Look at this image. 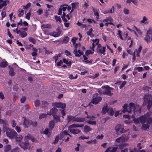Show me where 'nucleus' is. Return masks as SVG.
<instances>
[{
	"label": "nucleus",
	"mask_w": 152,
	"mask_h": 152,
	"mask_svg": "<svg viewBox=\"0 0 152 152\" xmlns=\"http://www.w3.org/2000/svg\"><path fill=\"white\" fill-rule=\"evenodd\" d=\"M127 140L126 138L124 136L119 137L115 140V142L117 143H121L124 142Z\"/></svg>",
	"instance_id": "nucleus-19"
},
{
	"label": "nucleus",
	"mask_w": 152,
	"mask_h": 152,
	"mask_svg": "<svg viewBox=\"0 0 152 152\" xmlns=\"http://www.w3.org/2000/svg\"><path fill=\"white\" fill-rule=\"evenodd\" d=\"M152 96L150 95L145 94L144 96L143 105L148 104L147 108L148 110L152 107Z\"/></svg>",
	"instance_id": "nucleus-4"
},
{
	"label": "nucleus",
	"mask_w": 152,
	"mask_h": 152,
	"mask_svg": "<svg viewBox=\"0 0 152 152\" xmlns=\"http://www.w3.org/2000/svg\"><path fill=\"white\" fill-rule=\"evenodd\" d=\"M152 29L150 28L146 32V34L145 37L144 38V40L146 41L147 43L150 42L151 41L150 34L152 33Z\"/></svg>",
	"instance_id": "nucleus-12"
},
{
	"label": "nucleus",
	"mask_w": 152,
	"mask_h": 152,
	"mask_svg": "<svg viewBox=\"0 0 152 152\" xmlns=\"http://www.w3.org/2000/svg\"><path fill=\"white\" fill-rule=\"evenodd\" d=\"M11 124L12 127H14L16 126V123L14 120H13L12 121Z\"/></svg>",
	"instance_id": "nucleus-64"
},
{
	"label": "nucleus",
	"mask_w": 152,
	"mask_h": 152,
	"mask_svg": "<svg viewBox=\"0 0 152 152\" xmlns=\"http://www.w3.org/2000/svg\"><path fill=\"white\" fill-rule=\"evenodd\" d=\"M102 88L104 89L103 93L104 94L110 96L113 95V93L111 92V91L113 89L112 88L108 86H102Z\"/></svg>",
	"instance_id": "nucleus-9"
},
{
	"label": "nucleus",
	"mask_w": 152,
	"mask_h": 152,
	"mask_svg": "<svg viewBox=\"0 0 152 152\" xmlns=\"http://www.w3.org/2000/svg\"><path fill=\"white\" fill-rule=\"evenodd\" d=\"M7 0L3 1L2 0H0V9H2L4 6L7 5Z\"/></svg>",
	"instance_id": "nucleus-27"
},
{
	"label": "nucleus",
	"mask_w": 152,
	"mask_h": 152,
	"mask_svg": "<svg viewBox=\"0 0 152 152\" xmlns=\"http://www.w3.org/2000/svg\"><path fill=\"white\" fill-rule=\"evenodd\" d=\"M84 125V124H74L68 127V130L70 132L74 134H77L80 133L81 131L78 129H75L76 128H82Z\"/></svg>",
	"instance_id": "nucleus-3"
},
{
	"label": "nucleus",
	"mask_w": 152,
	"mask_h": 152,
	"mask_svg": "<svg viewBox=\"0 0 152 152\" xmlns=\"http://www.w3.org/2000/svg\"><path fill=\"white\" fill-rule=\"evenodd\" d=\"M118 148L116 147L112 146L108 148L104 152H116Z\"/></svg>",
	"instance_id": "nucleus-18"
},
{
	"label": "nucleus",
	"mask_w": 152,
	"mask_h": 152,
	"mask_svg": "<svg viewBox=\"0 0 152 152\" xmlns=\"http://www.w3.org/2000/svg\"><path fill=\"white\" fill-rule=\"evenodd\" d=\"M113 21V19L111 17L108 18L104 19L103 20L102 22H107L108 21Z\"/></svg>",
	"instance_id": "nucleus-45"
},
{
	"label": "nucleus",
	"mask_w": 152,
	"mask_h": 152,
	"mask_svg": "<svg viewBox=\"0 0 152 152\" xmlns=\"http://www.w3.org/2000/svg\"><path fill=\"white\" fill-rule=\"evenodd\" d=\"M31 135L30 134H28L27 136H26L24 137L25 140L26 141H28L30 139Z\"/></svg>",
	"instance_id": "nucleus-49"
},
{
	"label": "nucleus",
	"mask_w": 152,
	"mask_h": 152,
	"mask_svg": "<svg viewBox=\"0 0 152 152\" xmlns=\"http://www.w3.org/2000/svg\"><path fill=\"white\" fill-rule=\"evenodd\" d=\"M83 58H84V60H85L84 61L85 62L87 63H89L90 62V61L89 60H87L88 59V58L87 57H86L85 56H83Z\"/></svg>",
	"instance_id": "nucleus-57"
},
{
	"label": "nucleus",
	"mask_w": 152,
	"mask_h": 152,
	"mask_svg": "<svg viewBox=\"0 0 152 152\" xmlns=\"http://www.w3.org/2000/svg\"><path fill=\"white\" fill-rule=\"evenodd\" d=\"M123 11L124 13L126 15L128 14L129 12V10L128 9L126 8Z\"/></svg>",
	"instance_id": "nucleus-61"
},
{
	"label": "nucleus",
	"mask_w": 152,
	"mask_h": 152,
	"mask_svg": "<svg viewBox=\"0 0 152 152\" xmlns=\"http://www.w3.org/2000/svg\"><path fill=\"white\" fill-rule=\"evenodd\" d=\"M94 48H92V50H87L85 52V54L86 55L88 56L89 54H92L94 53Z\"/></svg>",
	"instance_id": "nucleus-31"
},
{
	"label": "nucleus",
	"mask_w": 152,
	"mask_h": 152,
	"mask_svg": "<svg viewBox=\"0 0 152 152\" xmlns=\"http://www.w3.org/2000/svg\"><path fill=\"white\" fill-rule=\"evenodd\" d=\"M117 34L118 35V38H120L121 40H124V39L121 35V32L120 30H118V31Z\"/></svg>",
	"instance_id": "nucleus-39"
},
{
	"label": "nucleus",
	"mask_w": 152,
	"mask_h": 152,
	"mask_svg": "<svg viewBox=\"0 0 152 152\" xmlns=\"http://www.w3.org/2000/svg\"><path fill=\"white\" fill-rule=\"evenodd\" d=\"M66 16V14L64 12H63V15L62 16L61 18L62 19V20L66 22H65L64 23V25L66 27H67L69 26L70 24L69 23L66 22L67 20L65 18Z\"/></svg>",
	"instance_id": "nucleus-20"
},
{
	"label": "nucleus",
	"mask_w": 152,
	"mask_h": 152,
	"mask_svg": "<svg viewBox=\"0 0 152 152\" xmlns=\"http://www.w3.org/2000/svg\"><path fill=\"white\" fill-rule=\"evenodd\" d=\"M26 98L25 96H23L20 99V102L21 103H23L26 100Z\"/></svg>",
	"instance_id": "nucleus-59"
},
{
	"label": "nucleus",
	"mask_w": 152,
	"mask_h": 152,
	"mask_svg": "<svg viewBox=\"0 0 152 152\" xmlns=\"http://www.w3.org/2000/svg\"><path fill=\"white\" fill-rule=\"evenodd\" d=\"M46 114L44 113H42L39 115V118L41 119L46 117Z\"/></svg>",
	"instance_id": "nucleus-54"
},
{
	"label": "nucleus",
	"mask_w": 152,
	"mask_h": 152,
	"mask_svg": "<svg viewBox=\"0 0 152 152\" xmlns=\"http://www.w3.org/2000/svg\"><path fill=\"white\" fill-rule=\"evenodd\" d=\"M51 25L49 24H44L42 25L41 26L43 28H48L51 27Z\"/></svg>",
	"instance_id": "nucleus-34"
},
{
	"label": "nucleus",
	"mask_w": 152,
	"mask_h": 152,
	"mask_svg": "<svg viewBox=\"0 0 152 152\" xmlns=\"http://www.w3.org/2000/svg\"><path fill=\"white\" fill-rule=\"evenodd\" d=\"M84 131L86 132H88L91 130L89 126L85 125L84 128Z\"/></svg>",
	"instance_id": "nucleus-30"
},
{
	"label": "nucleus",
	"mask_w": 152,
	"mask_h": 152,
	"mask_svg": "<svg viewBox=\"0 0 152 152\" xmlns=\"http://www.w3.org/2000/svg\"><path fill=\"white\" fill-rule=\"evenodd\" d=\"M50 35L54 37H58V35H57V33L56 32H53L51 33Z\"/></svg>",
	"instance_id": "nucleus-63"
},
{
	"label": "nucleus",
	"mask_w": 152,
	"mask_h": 152,
	"mask_svg": "<svg viewBox=\"0 0 152 152\" xmlns=\"http://www.w3.org/2000/svg\"><path fill=\"white\" fill-rule=\"evenodd\" d=\"M15 140L17 141H20L22 140L23 138V137L21 135H19L17 136H16Z\"/></svg>",
	"instance_id": "nucleus-40"
},
{
	"label": "nucleus",
	"mask_w": 152,
	"mask_h": 152,
	"mask_svg": "<svg viewBox=\"0 0 152 152\" xmlns=\"http://www.w3.org/2000/svg\"><path fill=\"white\" fill-rule=\"evenodd\" d=\"M23 119V124L26 127H28L30 124H32L33 126H36L37 125V122L36 121L32 122L31 121H28L26 120L25 117H22Z\"/></svg>",
	"instance_id": "nucleus-8"
},
{
	"label": "nucleus",
	"mask_w": 152,
	"mask_h": 152,
	"mask_svg": "<svg viewBox=\"0 0 152 152\" xmlns=\"http://www.w3.org/2000/svg\"><path fill=\"white\" fill-rule=\"evenodd\" d=\"M28 24L27 22L26 21H24L23 22L22 21V19H20L19 21L17 23V27L14 30H13L14 32H15L17 30L18 28H20V27L22 26H27Z\"/></svg>",
	"instance_id": "nucleus-13"
},
{
	"label": "nucleus",
	"mask_w": 152,
	"mask_h": 152,
	"mask_svg": "<svg viewBox=\"0 0 152 152\" xmlns=\"http://www.w3.org/2000/svg\"><path fill=\"white\" fill-rule=\"evenodd\" d=\"M4 152H8L10 151V145H6L4 147Z\"/></svg>",
	"instance_id": "nucleus-37"
},
{
	"label": "nucleus",
	"mask_w": 152,
	"mask_h": 152,
	"mask_svg": "<svg viewBox=\"0 0 152 152\" xmlns=\"http://www.w3.org/2000/svg\"><path fill=\"white\" fill-rule=\"evenodd\" d=\"M28 39L30 41L34 43L35 41V39L32 37H30L28 38Z\"/></svg>",
	"instance_id": "nucleus-62"
},
{
	"label": "nucleus",
	"mask_w": 152,
	"mask_h": 152,
	"mask_svg": "<svg viewBox=\"0 0 152 152\" xmlns=\"http://www.w3.org/2000/svg\"><path fill=\"white\" fill-rule=\"evenodd\" d=\"M107 108L106 107H104L102 109V113L103 114H105L107 110Z\"/></svg>",
	"instance_id": "nucleus-47"
},
{
	"label": "nucleus",
	"mask_w": 152,
	"mask_h": 152,
	"mask_svg": "<svg viewBox=\"0 0 152 152\" xmlns=\"http://www.w3.org/2000/svg\"><path fill=\"white\" fill-rule=\"evenodd\" d=\"M16 32L22 38H24L26 37L27 35V33L26 32L24 31H22L21 30H19L18 31H16L15 32Z\"/></svg>",
	"instance_id": "nucleus-15"
},
{
	"label": "nucleus",
	"mask_w": 152,
	"mask_h": 152,
	"mask_svg": "<svg viewBox=\"0 0 152 152\" xmlns=\"http://www.w3.org/2000/svg\"><path fill=\"white\" fill-rule=\"evenodd\" d=\"M55 18L56 20V21H58L59 22L61 23V19L60 17L58 16L57 15L55 16Z\"/></svg>",
	"instance_id": "nucleus-52"
},
{
	"label": "nucleus",
	"mask_w": 152,
	"mask_h": 152,
	"mask_svg": "<svg viewBox=\"0 0 152 152\" xmlns=\"http://www.w3.org/2000/svg\"><path fill=\"white\" fill-rule=\"evenodd\" d=\"M142 48V46H140L138 49H136L134 50V54L137 57H140V53Z\"/></svg>",
	"instance_id": "nucleus-21"
},
{
	"label": "nucleus",
	"mask_w": 152,
	"mask_h": 152,
	"mask_svg": "<svg viewBox=\"0 0 152 152\" xmlns=\"http://www.w3.org/2000/svg\"><path fill=\"white\" fill-rule=\"evenodd\" d=\"M115 129L117 134H120L122 133H125L127 131L126 130H124L122 126L119 124L116 126Z\"/></svg>",
	"instance_id": "nucleus-6"
},
{
	"label": "nucleus",
	"mask_w": 152,
	"mask_h": 152,
	"mask_svg": "<svg viewBox=\"0 0 152 152\" xmlns=\"http://www.w3.org/2000/svg\"><path fill=\"white\" fill-rule=\"evenodd\" d=\"M17 134V133L13 130H10V138L15 137Z\"/></svg>",
	"instance_id": "nucleus-24"
},
{
	"label": "nucleus",
	"mask_w": 152,
	"mask_h": 152,
	"mask_svg": "<svg viewBox=\"0 0 152 152\" xmlns=\"http://www.w3.org/2000/svg\"><path fill=\"white\" fill-rule=\"evenodd\" d=\"M109 119H110V118L109 117H107L102 119L101 120V122L102 123H104L107 120Z\"/></svg>",
	"instance_id": "nucleus-41"
},
{
	"label": "nucleus",
	"mask_w": 152,
	"mask_h": 152,
	"mask_svg": "<svg viewBox=\"0 0 152 152\" xmlns=\"http://www.w3.org/2000/svg\"><path fill=\"white\" fill-rule=\"evenodd\" d=\"M68 6V5L66 4L61 6L58 10V15H61L62 13V10L64 11H65L66 10Z\"/></svg>",
	"instance_id": "nucleus-16"
},
{
	"label": "nucleus",
	"mask_w": 152,
	"mask_h": 152,
	"mask_svg": "<svg viewBox=\"0 0 152 152\" xmlns=\"http://www.w3.org/2000/svg\"><path fill=\"white\" fill-rule=\"evenodd\" d=\"M152 113L151 112L147 113L143 115H142L138 118H135L134 115L132 116L124 115V118L130 119V117L133 118L135 124L140 123L142 124V129L143 130H146L149 128V124L152 123V118L151 117Z\"/></svg>",
	"instance_id": "nucleus-1"
},
{
	"label": "nucleus",
	"mask_w": 152,
	"mask_h": 152,
	"mask_svg": "<svg viewBox=\"0 0 152 152\" xmlns=\"http://www.w3.org/2000/svg\"><path fill=\"white\" fill-rule=\"evenodd\" d=\"M58 109L56 107H54L51 109L49 113V114L48 113L47 114H49L50 115H55Z\"/></svg>",
	"instance_id": "nucleus-22"
},
{
	"label": "nucleus",
	"mask_w": 152,
	"mask_h": 152,
	"mask_svg": "<svg viewBox=\"0 0 152 152\" xmlns=\"http://www.w3.org/2000/svg\"><path fill=\"white\" fill-rule=\"evenodd\" d=\"M31 5V3H29L26 5L23 6V8L24 9H27L30 7Z\"/></svg>",
	"instance_id": "nucleus-43"
},
{
	"label": "nucleus",
	"mask_w": 152,
	"mask_h": 152,
	"mask_svg": "<svg viewBox=\"0 0 152 152\" xmlns=\"http://www.w3.org/2000/svg\"><path fill=\"white\" fill-rule=\"evenodd\" d=\"M106 49V47H103L102 48H99V51L100 53H102L103 55H105V50Z\"/></svg>",
	"instance_id": "nucleus-33"
},
{
	"label": "nucleus",
	"mask_w": 152,
	"mask_h": 152,
	"mask_svg": "<svg viewBox=\"0 0 152 152\" xmlns=\"http://www.w3.org/2000/svg\"><path fill=\"white\" fill-rule=\"evenodd\" d=\"M31 16V13L30 12L28 13L26 15L25 18L28 19L29 20Z\"/></svg>",
	"instance_id": "nucleus-58"
},
{
	"label": "nucleus",
	"mask_w": 152,
	"mask_h": 152,
	"mask_svg": "<svg viewBox=\"0 0 152 152\" xmlns=\"http://www.w3.org/2000/svg\"><path fill=\"white\" fill-rule=\"evenodd\" d=\"M132 2L136 6L137 5L138 1L137 0H126V2L127 3H130Z\"/></svg>",
	"instance_id": "nucleus-25"
},
{
	"label": "nucleus",
	"mask_w": 152,
	"mask_h": 152,
	"mask_svg": "<svg viewBox=\"0 0 152 152\" xmlns=\"http://www.w3.org/2000/svg\"><path fill=\"white\" fill-rule=\"evenodd\" d=\"M134 70L140 72L143 70V68L142 67H136L134 68Z\"/></svg>",
	"instance_id": "nucleus-50"
},
{
	"label": "nucleus",
	"mask_w": 152,
	"mask_h": 152,
	"mask_svg": "<svg viewBox=\"0 0 152 152\" xmlns=\"http://www.w3.org/2000/svg\"><path fill=\"white\" fill-rule=\"evenodd\" d=\"M63 61L64 62L67 64L68 66H70L71 65V63L70 61L68 62L67 60L65 59H64Z\"/></svg>",
	"instance_id": "nucleus-53"
},
{
	"label": "nucleus",
	"mask_w": 152,
	"mask_h": 152,
	"mask_svg": "<svg viewBox=\"0 0 152 152\" xmlns=\"http://www.w3.org/2000/svg\"><path fill=\"white\" fill-rule=\"evenodd\" d=\"M19 145L21 148L24 150L27 149L30 150L32 148L30 144L28 142H22L19 143Z\"/></svg>",
	"instance_id": "nucleus-7"
},
{
	"label": "nucleus",
	"mask_w": 152,
	"mask_h": 152,
	"mask_svg": "<svg viewBox=\"0 0 152 152\" xmlns=\"http://www.w3.org/2000/svg\"><path fill=\"white\" fill-rule=\"evenodd\" d=\"M7 65V63L6 61L2 62L0 64V66L2 67H6Z\"/></svg>",
	"instance_id": "nucleus-38"
},
{
	"label": "nucleus",
	"mask_w": 152,
	"mask_h": 152,
	"mask_svg": "<svg viewBox=\"0 0 152 152\" xmlns=\"http://www.w3.org/2000/svg\"><path fill=\"white\" fill-rule=\"evenodd\" d=\"M53 117L54 119H55L57 121H60V119L59 116H57L56 115H54L53 116Z\"/></svg>",
	"instance_id": "nucleus-44"
},
{
	"label": "nucleus",
	"mask_w": 152,
	"mask_h": 152,
	"mask_svg": "<svg viewBox=\"0 0 152 152\" xmlns=\"http://www.w3.org/2000/svg\"><path fill=\"white\" fill-rule=\"evenodd\" d=\"M54 122L53 121H50L49 124V127L50 129L52 130L54 127Z\"/></svg>",
	"instance_id": "nucleus-32"
},
{
	"label": "nucleus",
	"mask_w": 152,
	"mask_h": 152,
	"mask_svg": "<svg viewBox=\"0 0 152 152\" xmlns=\"http://www.w3.org/2000/svg\"><path fill=\"white\" fill-rule=\"evenodd\" d=\"M69 77L70 79H76L77 78V75H76L74 77L72 74H70L69 75Z\"/></svg>",
	"instance_id": "nucleus-46"
},
{
	"label": "nucleus",
	"mask_w": 152,
	"mask_h": 152,
	"mask_svg": "<svg viewBox=\"0 0 152 152\" xmlns=\"http://www.w3.org/2000/svg\"><path fill=\"white\" fill-rule=\"evenodd\" d=\"M123 108L122 112L124 113L127 112L128 113H134L137 111L140 113L141 110L139 105L132 102L130 103L129 106L127 104H125L123 106Z\"/></svg>",
	"instance_id": "nucleus-2"
},
{
	"label": "nucleus",
	"mask_w": 152,
	"mask_h": 152,
	"mask_svg": "<svg viewBox=\"0 0 152 152\" xmlns=\"http://www.w3.org/2000/svg\"><path fill=\"white\" fill-rule=\"evenodd\" d=\"M18 12V16L19 17L22 16L24 14V11L21 8L19 9Z\"/></svg>",
	"instance_id": "nucleus-35"
},
{
	"label": "nucleus",
	"mask_w": 152,
	"mask_h": 152,
	"mask_svg": "<svg viewBox=\"0 0 152 152\" xmlns=\"http://www.w3.org/2000/svg\"><path fill=\"white\" fill-rule=\"evenodd\" d=\"M69 135L70 136V135H69L68 133L66 131H64L63 132H61L60 134V137L61 138H63V137L64 135Z\"/></svg>",
	"instance_id": "nucleus-36"
},
{
	"label": "nucleus",
	"mask_w": 152,
	"mask_h": 152,
	"mask_svg": "<svg viewBox=\"0 0 152 152\" xmlns=\"http://www.w3.org/2000/svg\"><path fill=\"white\" fill-rule=\"evenodd\" d=\"M94 15H95L97 16L96 18L97 19L99 18V13L98 12L96 11V10H94Z\"/></svg>",
	"instance_id": "nucleus-56"
},
{
	"label": "nucleus",
	"mask_w": 152,
	"mask_h": 152,
	"mask_svg": "<svg viewBox=\"0 0 152 152\" xmlns=\"http://www.w3.org/2000/svg\"><path fill=\"white\" fill-rule=\"evenodd\" d=\"M148 19L147 17L145 16H143V17L142 20H141L140 21L141 23H144L145 24H147L148 23L147 20Z\"/></svg>",
	"instance_id": "nucleus-29"
},
{
	"label": "nucleus",
	"mask_w": 152,
	"mask_h": 152,
	"mask_svg": "<svg viewBox=\"0 0 152 152\" xmlns=\"http://www.w3.org/2000/svg\"><path fill=\"white\" fill-rule=\"evenodd\" d=\"M53 105L58 108H61L62 109L66 107V104L61 102H56L53 104Z\"/></svg>",
	"instance_id": "nucleus-14"
},
{
	"label": "nucleus",
	"mask_w": 152,
	"mask_h": 152,
	"mask_svg": "<svg viewBox=\"0 0 152 152\" xmlns=\"http://www.w3.org/2000/svg\"><path fill=\"white\" fill-rule=\"evenodd\" d=\"M79 4L78 2H76L75 3H72V9L70 13L72 12L74 10L76 9L77 7L79 6Z\"/></svg>",
	"instance_id": "nucleus-23"
},
{
	"label": "nucleus",
	"mask_w": 152,
	"mask_h": 152,
	"mask_svg": "<svg viewBox=\"0 0 152 152\" xmlns=\"http://www.w3.org/2000/svg\"><path fill=\"white\" fill-rule=\"evenodd\" d=\"M50 130L48 128L46 129L43 132V133L45 134H50Z\"/></svg>",
	"instance_id": "nucleus-48"
},
{
	"label": "nucleus",
	"mask_w": 152,
	"mask_h": 152,
	"mask_svg": "<svg viewBox=\"0 0 152 152\" xmlns=\"http://www.w3.org/2000/svg\"><path fill=\"white\" fill-rule=\"evenodd\" d=\"M69 41V38L67 37H64V39H63L64 42L66 43L68 42Z\"/></svg>",
	"instance_id": "nucleus-55"
},
{
	"label": "nucleus",
	"mask_w": 152,
	"mask_h": 152,
	"mask_svg": "<svg viewBox=\"0 0 152 152\" xmlns=\"http://www.w3.org/2000/svg\"><path fill=\"white\" fill-rule=\"evenodd\" d=\"M98 94L96 93L93 95V98L91 102L90 103H92L94 104H98L99 102H100L102 100V98L100 96H97ZM90 104H89L90 105Z\"/></svg>",
	"instance_id": "nucleus-10"
},
{
	"label": "nucleus",
	"mask_w": 152,
	"mask_h": 152,
	"mask_svg": "<svg viewBox=\"0 0 152 152\" xmlns=\"http://www.w3.org/2000/svg\"><path fill=\"white\" fill-rule=\"evenodd\" d=\"M5 122L3 120L0 119V123L4 124L3 131L4 132H6L7 136L8 137H10V133L9 132V129L7 128V127L5 124Z\"/></svg>",
	"instance_id": "nucleus-11"
},
{
	"label": "nucleus",
	"mask_w": 152,
	"mask_h": 152,
	"mask_svg": "<svg viewBox=\"0 0 152 152\" xmlns=\"http://www.w3.org/2000/svg\"><path fill=\"white\" fill-rule=\"evenodd\" d=\"M66 120L68 122L70 121L82 122L85 120L84 118L79 117L76 116H72L70 115L67 116Z\"/></svg>",
	"instance_id": "nucleus-5"
},
{
	"label": "nucleus",
	"mask_w": 152,
	"mask_h": 152,
	"mask_svg": "<svg viewBox=\"0 0 152 152\" xmlns=\"http://www.w3.org/2000/svg\"><path fill=\"white\" fill-rule=\"evenodd\" d=\"M107 112L108 115L111 116H113L114 115V113L113 109L111 108H109L107 109Z\"/></svg>",
	"instance_id": "nucleus-26"
},
{
	"label": "nucleus",
	"mask_w": 152,
	"mask_h": 152,
	"mask_svg": "<svg viewBox=\"0 0 152 152\" xmlns=\"http://www.w3.org/2000/svg\"><path fill=\"white\" fill-rule=\"evenodd\" d=\"M92 48H94L96 45H97L99 42V40L97 39H95L94 40H93Z\"/></svg>",
	"instance_id": "nucleus-28"
},
{
	"label": "nucleus",
	"mask_w": 152,
	"mask_h": 152,
	"mask_svg": "<svg viewBox=\"0 0 152 152\" xmlns=\"http://www.w3.org/2000/svg\"><path fill=\"white\" fill-rule=\"evenodd\" d=\"M93 31V29L92 28L90 29L87 32V34L89 35L91 37H93V34L92 33V31Z\"/></svg>",
	"instance_id": "nucleus-42"
},
{
	"label": "nucleus",
	"mask_w": 152,
	"mask_h": 152,
	"mask_svg": "<svg viewBox=\"0 0 152 152\" xmlns=\"http://www.w3.org/2000/svg\"><path fill=\"white\" fill-rule=\"evenodd\" d=\"M39 15H41L43 13V10L42 9H39L36 12Z\"/></svg>",
	"instance_id": "nucleus-60"
},
{
	"label": "nucleus",
	"mask_w": 152,
	"mask_h": 152,
	"mask_svg": "<svg viewBox=\"0 0 152 152\" xmlns=\"http://www.w3.org/2000/svg\"><path fill=\"white\" fill-rule=\"evenodd\" d=\"M87 122L88 124L91 125H94L96 124V122L95 121H92L91 120H89Z\"/></svg>",
	"instance_id": "nucleus-51"
},
{
	"label": "nucleus",
	"mask_w": 152,
	"mask_h": 152,
	"mask_svg": "<svg viewBox=\"0 0 152 152\" xmlns=\"http://www.w3.org/2000/svg\"><path fill=\"white\" fill-rule=\"evenodd\" d=\"M75 55L77 57H80L81 55H83V52L79 50H77L76 48H75L73 52Z\"/></svg>",
	"instance_id": "nucleus-17"
}]
</instances>
